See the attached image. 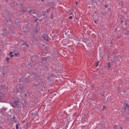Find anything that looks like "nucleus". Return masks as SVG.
I'll return each instance as SVG.
<instances>
[{
  "instance_id": "10",
  "label": "nucleus",
  "mask_w": 129,
  "mask_h": 129,
  "mask_svg": "<svg viewBox=\"0 0 129 129\" xmlns=\"http://www.w3.org/2000/svg\"><path fill=\"white\" fill-rule=\"evenodd\" d=\"M96 63V67H98V63H99V61H98Z\"/></svg>"
},
{
  "instance_id": "6",
  "label": "nucleus",
  "mask_w": 129,
  "mask_h": 129,
  "mask_svg": "<svg viewBox=\"0 0 129 129\" xmlns=\"http://www.w3.org/2000/svg\"><path fill=\"white\" fill-rule=\"evenodd\" d=\"M29 13H30L31 15H34V14H35V12L33 11H29Z\"/></svg>"
},
{
  "instance_id": "5",
  "label": "nucleus",
  "mask_w": 129,
  "mask_h": 129,
  "mask_svg": "<svg viewBox=\"0 0 129 129\" xmlns=\"http://www.w3.org/2000/svg\"><path fill=\"white\" fill-rule=\"evenodd\" d=\"M9 56H10V57L11 58H13V57H14V54H13V52H11L10 53H9Z\"/></svg>"
},
{
  "instance_id": "25",
  "label": "nucleus",
  "mask_w": 129,
  "mask_h": 129,
  "mask_svg": "<svg viewBox=\"0 0 129 129\" xmlns=\"http://www.w3.org/2000/svg\"><path fill=\"white\" fill-rule=\"evenodd\" d=\"M42 2H43V1H44V0H41Z\"/></svg>"
},
{
  "instance_id": "16",
  "label": "nucleus",
  "mask_w": 129,
  "mask_h": 129,
  "mask_svg": "<svg viewBox=\"0 0 129 129\" xmlns=\"http://www.w3.org/2000/svg\"><path fill=\"white\" fill-rule=\"evenodd\" d=\"M70 19L71 20H72V16H70Z\"/></svg>"
},
{
  "instance_id": "19",
  "label": "nucleus",
  "mask_w": 129,
  "mask_h": 129,
  "mask_svg": "<svg viewBox=\"0 0 129 129\" xmlns=\"http://www.w3.org/2000/svg\"><path fill=\"white\" fill-rule=\"evenodd\" d=\"M114 129H116V126H114Z\"/></svg>"
},
{
  "instance_id": "15",
  "label": "nucleus",
  "mask_w": 129,
  "mask_h": 129,
  "mask_svg": "<svg viewBox=\"0 0 129 129\" xmlns=\"http://www.w3.org/2000/svg\"><path fill=\"white\" fill-rule=\"evenodd\" d=\"M42 59L43 60H44V61H46V58H45V57H43V58H42Z\"/></svg>"
},
{
  "instance_id": "1",
  "label": "nucleus",
  "mask_w": 129,
  "mask_h": 129,
  "mask_svg": "<svg viewBox=\"0 0 129 129\" xmlns=\"http://www.w3.org/2000/svg\"><path fill=\"white\" fill-rule=\"evenodd\" d=\"M129 109V105L128 104H125L124 107V111L125 112H128Z\"/></svg>"
},
{
  "instance_id": "9",
  "label": "nucleus",
  "mask_w": 129,
  "mask_h": 129,
  "mask_svg": "<svg viewBox=\"0 0 129 129\" xmlns=\"http://www.w3.org/2000/svg\"><path fill=\"white\" fill-rule=\"evenodd\" d=\"M6 60L7 61V62H9L10 61V58L6 57Z\"/></svg>"
},
{
  "instance_id": "7",
  "label": "nucleus",
  "mask_w": 129,
  "mask_h": 129,
  "mask_svg": "<svg viewBox=\"0 0 129 129\" xmlns=\"http://www.w3.org/2000/svg\"><path fill=\"white\" fill-rule=\"evenodd\" d=\"M19 126H20V123L16 124V129H19Z\"/></svg>"
},
{
  "instance_id": "23",
  "label": "nucleus",
  "mask_w": 129,
  "mask_h": 129,
  "mask_svg": "<svg viewBox=\"0 0 129 129\" xmlns=\"http://www.w3.org/2000/svg\"><path fill=\"white\" fill-rule=\"evenodd\" d=\"M76 5H77V2L76 3Z\"/></svg>"
},
{
  "instance_id": "18",
  "label": "nucleus",
  "mask_w": 129,
  "mask_h": 129,
  "mask_svg": "<svg viewBox=\"0 0 129 129\" xmlns=\"http://www.w3.org/2000/svg\"><path fill=\"white\" fill-rule=\"evenodd\" d=\"M105 107H106L105 106H103V108L104 109L105 108Z\"/></svg>"
},
{
  "instance_id": "11",
  "label": "nucleus",
  "mask_w": 129,
  "mask_h": 129,
  "mask_svg": "<svg viewBox=\"0 0 129 129\" xmlns=\"http://www.w3.org/2000/svg\"><path fill=\"white\" fill-rule=\"evenodd\" d=\"M108 68H111V67H110V62H109V63H108Z\"/></svg>"
},
{
  "instance_id": "3",
  "label": "nucleus",
  "mask_w": 129,
  "mask_h": 129,
  "mask_svg": "<svg viewBox=\"0 0 129 129\" xmlns=\"http://www.w3.org/2000/svg\"><path fill=\"white\" fill-rule=\"evenodd\" d=\"M42 38H43V39H45L46 41H49V38L48 37V36H42Z\"/></svg>"
},
{
  "instance_id": "14",
  "label": "nucleus",
  "mask_w": 129,
  "mask_h": 129,
  "mask_svg": "<svg viewBox=\"0 0 129 129\" xmlns=\"http://www.w3.org/2000/svg\"><path fill=\"white\" fill-rule=\"evenodd\" d=\"M25 12H26V11H25V9H22V12L25 13Z\"/></svg>"
},
{
  "instance_id": "26",
  "label": "nucleus",
  "mask_w": 129,
  "mask_h": 129,
  "mask_svg": "<svg viewBox=\"0 0 129 129\" xmlns=\"http://www.w3.org/2000/svg\"><path fill=\"white\" fill-rule=\"evenodd\" d=\"M25 95H27V94H26Z\"/></svg>"
},
{
  "instance_id": "22",
  "label": "nucleus",
  "mask_w": 129,
  "mask_h": 129,
  "mask_svg": "<svg viewBox=\"0 0 129 129\" xmlns=\"http://www.w3.org/2000/svg\"><path fill=\"white\" fill-rule=\"evenodd\" d=\"M70 15V16H71V15H72V13H71Z\"/></svg>"
},
{
  "instance_id": "21",
  "label": "nucleus",
  "mask_w": 129,
  "mask_h": 129,
  "mask_svg": "<svg viewBox=\"0 0 129 129\" xmlns=\"http://www.w3.org/2000/svg\"><path fill=\"white\" fill-rule=\"evenodd\" d=\"M128 34H129V32L128 31H127V35H128Z\"/></svg>"
},
{
  "instance_id": "20",
  "label": "nucleus",
  "mask_w": 129,
  "mask_h": 129,
  "mask_svg": "<svg viewBox=\"0 0 129 129\" xmlns=\"http://www.w3.org/2000/svg\"><path fill=\"white\" fill-rule=\"evenodd\" d=\"M94 23H95V24H96V21H94Z\"/></svg>"
},
{
  "instance_id": "8",
  "label": "nucleus",
  "mask_w": 129,
  "mask_h": 129,
  "mask_svg": "<svg viewBox=\"0 0 129 129\" xmlns=\"http://www.w3.org/2000/svg\"><path fill=\"white\" fill-rule=\"evenodd\" d=\"M123 22H126V19H122L121 21V24H123Z\"/></svg>"
},
{
  "instance_id": "4",
  "label": "nucleus",
  "mask_w": 129,
  "mask_h": 129,
  "mask_svg": "<svg viewBox=\"0 0 129 129\" xmlns=\"http://www.w3.org/2000/svg\"><path fill=\"white\" fill-rule=\"evenodd\" d=\"M12 106L14 107L18 106V102H15Z\"/></svg>"
},
{
  "instance_id": "24",
  "label": "nucleus",
  "mask_w": 129,
  "mask_h": 129,
  "mask_svg": "<svg viewBox=\"0 0 129 129\" xmlns=\"http://www.w3.org/2000/svg\"><path fill=\"white\" fill-rule=\"evenodd\" d=\"M2 50L0 49V52Z\"/></svg>"
},
{
  "instance_id": "2",
  "label": "nucleus",
  "mask_w": 129,
  "mask_h": 129,
  "mask_svg": "<svg viewBox=\"0 0 129 129\" xmlns=\"http://www.w3.org/2000/svg\"><path fill=\"white\" fill-rule=\"evenodd\" d=\"M23 85H20L19 86V89L18 90V92H22V90H23Z\"/></svg>"
},
{
  "instance_id": "12",
  "label": "nucleus",
  "mask_w": 129,
  "mask_h": 129,
  "mask_svg": "<svg viewBox=\"0 0 129 129\" xmlns=\"http://www.w3.org/2000/svg\"><path fill=\"white\" fill-rule=\"evenodd\" d=\"M18 55H20V54H19V53H14V56H18Z\"/></svg>"
},
{
  "instance_id": "17",
  "label": "nucleus",
  "mask_w": 129,
  "mask_h": 129,
  "mask_svg": "<svg viewBox=\"0 0 129 129\" xmlns=\"http://www.w3.org/2000/svg\"><path fill=\"white\" fill-rule=\"evenodd\" d=\"M34 21L36 22V21H38V19L36 18V19H34Z\"/></svg>"
},
{
  "instance_id": "13",
  "label": "nucleus",
  "mask_w": 129,
  "mask_h": 129,
  "mask_svg": "<svg viewBox=\"0 0 129 129\" xmlns=\"http://www.w3.org/2000/svg\"><path fill=\"white\" fill-rule=\"evenodd\" d=\"M128 119H129L128 117L125 118V120H126V121H128Z\"/></svg>"
}]
</instances>
